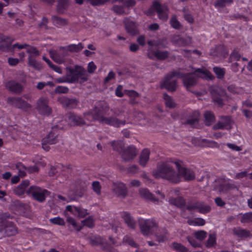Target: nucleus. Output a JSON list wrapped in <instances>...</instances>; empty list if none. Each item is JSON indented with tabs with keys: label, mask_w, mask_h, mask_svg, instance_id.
Segmentation results:
<instances>
[{
	"label": "nucleus",
	"mask_w": 252,
	"mask_h": 252,
	"mask_svg": "<svg viewBox=\"0 0 252 252\" xmlns=\"http://www.w3.org/2000/svg\"><path fill=\"white\" fill-rule=\"evenodd\" d=\"M194 75L206 80H213L215 78L211 72L204 67L194 68L191 73H187L182 76L184 85L187 90H189L191 87L196 86L197 84V78Z\"/></svg>",
	"instance_id": "f257e3e1"
},
{
	"label": "nucleus",
	"mask_w": 252,
	"mask_h": 252,
	"mask_svg": "<svg viewBox=\"0 0 252 252\" xmlns=\"http://www.w3.org/2000/svg\"><path fill=\"white\" fill-rule=\"evenodd\" d=\"M173 161H161L158 163L157 169L153 171V175L157 178L171 180L173 177Z\"/></svg>",
	"instance_id": "f03ea898"
},
{
	"label": "nucleus",
	"mask_w": 252,
	"mask_h": 252,
	"mask_svg": "<svg viewBox=\"0 0 252 252\" xmlns=\"http://www.w3.org/2000/svg\"><path fill=\"white\" fill-rule=\"evenodd\" d=\"M178 173L174 174V184L178 183L182 181V178L187 181H192L195 179V176L194 172L185 167L183 162L177 160L174 161Z\"/></svg>",
	"instance_id": "7ed1b4c3"
},
{
	"label": "nucleus",
	"mask_w": 252,
	"mask_h": 252,
	"mask_svg": "<svg viewBox=\"0 0 252 252\" xmlns=\"http://www.w3.org/2000/svg\"><path fill=\"white\" fill-rule=\"evenodd\" d=\"M108 110V106L105 102H100L95 106L92 111L84 113L83 116L89 121H97L101 123L105 118L104 115Z\"/></svg>",
	"instance_id": "20e7f679"
},
{
	"label": "nucleus",
	"mask_w": 252,
	"mask_h": 252,
	"mask_svg": "<svg viewBox=\"0 0 252 252\" xmlns=\"http://www.w3.org/2000/svg\"><path fill=\"white\" fill-rule=\"evenodd\" d=\"M67 70L68 83L78 82L82 83L88 80L86 70L80 66L76 65L74 68H67Z\"/></svg>",
	"instance_id": "39448f33"
},
{
	"label": "nucleus",
	"mask_w": 252,
	"mask_h": 252,
	"mask_svg": "<svg viewBox=\"0 0 252 252\" xmlns=\"http://www.w3.org/2000/svg\"><path fill=\"white\" fill-rule=\"evenodd\" d=\"M138 224L141 233L144 235H149L158 228V222L154 219L138 220Z\"/></svg>",
	"instance_id": "423d86ee"
},
{
	"label": "nucleus",
	"mask_w": 252,
	"mask_h": 252,
	"mask_svg": "<svg viewBox=\"0 0 252 252\" xmlns=\"http://www.w3.org/2000/svg\"><path fill=\"white\" fill-rule=\"evenodd\" d=\"M28 193L31 194L33 198L39 202H44L50 194V192L47 189L37 186H31L28 189Z\"/></svg>",
	"instance_id": "0eeeda50"
},
{
	"label": "nucleus",
	"mask_w": 252,
	"mask_h": 252,
	"mask_svg": "<svg viewBox=\"0 0 252 252\" xmlns=\"http://www.w3.org/2000/svg\"><path fill=\"white\" fill-rule=\"evenodd\" d=\"M7 102L9 105L16 108L26 110L32 107L31 104L21 97H11L7 99Z\"/></svg>",
	"instance_id": "6e6552de"
},
{
	"label": "nucleus",
	"mask_w": 252,
	"mask_h": 252,
	"mask_svg": "<svg viewBox=\"0 0 252 252\" xmlns=\"http://www.w3.org/2000/svg\"><path fill=\"white\" fill-rule=\"evenodd\" d=\"M66 119L68 121L70 125L75 126H83L84 125L89 126L87 124L86 121H88L84 116L82 118L81 116L76 115L73 113H70L66 115Z\"/></svg>",
	"instance_id": "1a4fd4ad"
},
{
	"label": "nucleus",
	"mask_w": 252,
	"mask_h": 252,
	"mask_svg": "<svg viewBox=\"0 0 252 252\" xmlns=\"http://www.w3.org/2000/svg\"><path fill=\"white\" fill-rule=\"evenodd\" d=\"M49 54L55 62L61 64L64 62V58L67 55V52L65 47H61L58 50L50 51Z\"/></svg>",
	"instance_id": "9d476101"
},
{
	"label": "nucleus",
	"mask_w": 252,
	"mask_h": 252,
	"mask_svg": "<svg viewBox=\"0 0 252 252\" xmlns=\"http://www.w3.org/2000/svg\"><path fill=\"white\" fill-rule=\"evenodd\" d=\"M214 189L220 192L225 193L230 189H237V188L234 183H226L221 179L215 181Z\"/></svg>",
	"instance_id": "9b49d317"
},
{
	"label": "nucleus",
	"mask_w": 252,
	"mask_h": 252,
	"mask_svg": "<svg viewBox=\"0 0 252 252\" xmlns=\"http://www.w3.org/2000/svg\"><path fill=\"white\" fill-rule=\"evenodd\" d=\"M138 151L135 146L130 145L124 149L121 153V157L125 161H131L137 155Z\"/></svg>",
	"instance_id": "f8f14e48"
},
{
	"label": "nucleus",
	"mask_w": 252,
	"mask_h": 252,
	"mask_svg": "<svg viewBox=\"0 0 252 252\" xmlns=\"http://www.w3.org/2000/svg\"><path fill=\"white\" fill-rule=\"evenodd\" d=\"M48 99L46 97H41L37 101V108L39 113L44 115H49L52 112L48 106Z\"/></svg>",
	"instance_id": "ddd939ff"
},
{
	"label": "nucleus",
	"mask_w": 252,
	"mask_h": 252,
	"mask_svg": "<svg viewBox=\"0 0 252 252\" xmlns=\"http://www.w3.org/2000/svg\"><path fill=\"white\" fill-rule=\"evenodd\" d=\"M220 120L213 126L214 130L219 129H231L233 121L230 117L228 116H221L220 117Z\"/></svg>",
	"instance_id": "4468645a"
},
{
	"label": "nucleus",
	"mask_w": 252,
	"mask_h": 252,
	"mask_svg": "<svg viewBox=\"0 0 252 252\" xmlns=\"http://www.w3.org/2000/svg\"><path fill=\"white\" fill-rule=\"evenodd\" d=\"M90 243L92 246H101V247L105 251L114 252L113 248L100 237L96 236L91 238Z\"/></svg>",
	"instance_id": "2eb2a0df"
},
{
	"label": "nucleus",
	"mask_w": 252,
	"mask_h": 252,
	"mask_svg": "<svg viewBox=\"0 0 252 252\" xmlns=\"http://www.w3.org/2000/svg\"><path fill=\"white\" fill-rule=\"evenodd\" d=\"M59 126H53L49 133L44 138V142L49 144H54L59 141Z\"/></svg>",
	"instance_id": "dca6fc26"
},
{
	"label": "nucleus",
	"mask_w": 252,
	"mask_h": 252,
	"mask_svg": "<svg viewBox=\"0 0 252 252\" xmlns=\"http://www.w3.org/2000/svg\"><path fill=\"white\" fill-rule=\"evenodd\" d=\"M66 210L71 212L74 216L78 218H84L89 215L88 210L81 206L67 205Z\"/></svg>",
	"instance_id": "f3484780"
},
{
	"label": "nucleus",
	"mask_w": 252,
	"mask_h": 252,
	"mask_svg": "<svg viewBox=\"0 0 252 252\" xmlns=\"http://www.w3.org/2000/svg\"><path fill=\"white\" fill-rule=\"evenodd\" d=\"M0 231L7 236L14 235L17 233V229L11 222H3L0 225Z\"/></svg>",
	"instance_id": "a211bd4d"
},
{
	"label": "nucleus",
	"mask_w": 252,
	"mask_h": 252,
	"mask_svg": "<svg viewBox=\"0 0 252 252\" xmlns=\"http://www.w3.org/2000/svg\"><path fill=\"white\" fill-rule=\"evenodd\" d=\"M112 190L119 197L125 198L127 194L126 187L122 183H114Z\"/></svg>",
	"instance_id": "6ab92c4d"
},
{
	"label": "nucleus",
	"mask_w": 252,
	"mask_h": 252,
	"mask_svg": "<svg viewBox=\"0 0 252 252\" xmlns=\"http://www.w3.org/2000/svg\"><path fill=\"white\" fill-rule=\"evenodd\" d=\"M161 89H165L170 92L173 91V72L165 76L160 82Z\"/></svg>",
	"instance_id": "aec40b11"
},
{
	"label": "nucleus",
	"mask_w": 252,
	"mask_h": 252,
	"mask_svg": "<svg viewBox=\"0 0 252 252\" xmlns=\"http://www.w3.org/2000/svg\"><path fill=\"white\" fill-rule=\"evenodd\" d=\"M154 8L157 11L158 17L163 19L166 20L168 17L167 8L166 6L161 5L158 1L153 2Z\"/></svg>",
	"instance_id": "412c9836"
},
{
	"label": "nucleus",
	"mask_w": 252,
	"mask_h": 252,
	"mask_svg": "<svg viewBox=\"0 0 252 252\" xmlns=\"http://www.w3.org/2000/svg\"><path fill=\"white\" fill-rule=\"evenodd\" d=\"M101 123L115 127H119L124 125L126 124V121L120 120L115 117H105Z\"/></svg>",
	"instance_id": "4be33fe9"
},
{
	"label": "nucleus",
	"mask_w": 252,
	"mask_h": 252,
	"mask_svg": "<svg viewBox=\"0 0 252 252\" xmlns=\"http://www.w3.org/2000/svg\"><path fill=\"white\" fill-rule=\"evenodd\" d=\"M6 88L13 93L19 94L23 90L22 86L14 81H9L5 84Z\"/></svg>",
	"instance_id": "5701e85b"
},
{
	"label": "nucleus",
	"mask_w": 252,
	"mask_h": 252,
	"mask_svg": "<svg viewBox=\"0 0 252 252\" xmlns=\"http://www.w3.org/2000/svg\"><path fill=\"white\" fill-rule=\"evenodd\" d=\"M216 92H218L219 95H226V93L223 89H222L220 88L214 90L212 92L213 101L216 103L219 106H222L223 105L222 99L215 94Z\"/></svg>",
	"instance_id": "b1692460"
},
{
	"label": "nucleus",
	"mask_w": 252,
	"mask_h": 252,
	"mask_svg": "<svg viewBox=\"0 0 252 252\" xmlns=\"http://www.w3.org/2000/svg\"><path fill=\"white\" fill-rule=\"evenodd\" d=\"M60 102L64 107L72 108L75 107L78 103L77 99L75 98H69L66 97H63L59 99Z\"/></svg>",
	"instance_id": "393cba45"
},
{
	"label": "nucleus",
	"mask_w": 252,
	"mask_h": 252,
	"mask_svg": "<svg viewBox=\"0 0 252 252\" xmlns=\"http://www.w3.org/2000/svg\"><path fill=\"white\" fill-rule=\"evenodd\" d=\"M125 23L126 29L129 34L133 35L138 33L137 25L135 23L126 20Z\"/></svg>",
	"instance_id": "a878e982"
},
{
	"label": "nucleus",
	"mask_w": 252,
	"mask_h": 252,
	"mask_svg": "<svg viewBox=\"0 0 252 252\" xmlns=\"http://www.w3.org/2000/svg\"><path fill=\"white\" fill-rule=\"evenodd\" d=\"M139 193L140 196L145 199L151 201L153 202L158 201V199L154 197L153 194L147 189H140L139 190Z\"/></svg>",
	"instance_id": "bb28decb"
},
{
	"label": "nucleus",
	"mask_w": 252,
	"mask_h": 252,
	"mask_svg": "<svg viewBox=\"0 0 252 252\" xmlns=\"http://www.w3.org/2000/svg\"><path fill=\"white\" fill-rule=\"evenodd\" d=\"M150 152L147 149H144L140 154L139 159V164L143 166H146L149 160Z\"/></svg>",
	"instance_id": "cd10ccee"
},
{
	"label": "nucleus",
	"mask_w": 252,
	"mask_h": 252,
	"mask_svg": "<svg viewBox=\"0 0 252 252\" xmlns=\"http://www.w3.org/2000/svg\"><path fill=\"white\" fill-rule=\"evenodd\" d=\"M51 20L53 25L57 27H63L68 24V21L66 19L56 15L52 16Z\"/></svg>",
	"instance_id": "c85d7f7f"
},
{
	"label": "nucleus",
	"mask_w": 252,
	"mask_h": 252,
	"mask_svg": "<svg viewBox=\"0 0 252 252\" xmlns=\"http://www.w3.org/2000/svg\"><path fill=\"white\" fill-rule=\"evenodd\" d=\"M191 42V38L189 37H184L180 35H174V44L179 46H186Z\"/></svg>",
	"instance_id": "c756f323"
},
{
	"label": "nucleus",
	"mask_w": 252,
	"mask_h": 252,
	"mask_svg": "<svg viewBox=\"0 0 252 252\" xmlns=\"http://www.w3.org/2000/svg\"><path fill=\"white\" fill-rule=\"evenodd\" d=\"M123 218L128 227L133 229L135 228L136 222L129 214L125 212L123 215Z\"/></svg>",
	"instance_id": "7c9ffc66"
},
{
	"label": "nucleus",
	"mask_w": 252,
	"mask_h": 252,
	"mask_svg": "<svg viewBox=\"0 0 252 252\" xmlns=\"http://www.w3.org/2000/svg\"><path fill=\"white\" fill-rule=\"evenodd\" d=\"M29 185V181L28 180H25L23 181L17 187L14 189V192L19 196L21 195L24 193L26 188H27Z\"/></svg>",
	"instance_id": "2f4dec72"
},
{
	"label": "nucleus",
	"mask_w": 252,
	"mask_h": 252,
	"mask_svg": "<svg viewBox=\"0 0 252 252\" xmlns=\"http://www.w3.org/2000/svg\"><path fill=\"white\" fill-rule=\"evenodd\" d=\"M233 232L235 235L241 238H247L250 235V232L249 230L240 227L234 228Z\"/></svg>",
	"instance_id": "473e14b6"
},
{
	"label": "nucleus",
	"mask_w": 252,
	"mask_h": 252,
	"mask_svg": "<svg viewBox=\"0 0 252 252\" xmlns=\"http://www.w3.org/2000/svg\"><path fill=\"white\" fill-rule=\"evenodd\" d=\"M199 119V115L197 112L195 113L194 117L188 118L186 122L185 123V125H189L192 127H195L198 124Z\"/></svg>",
	"instance_id": "72a5a7b5"
},
{
	"label": "nucleus",
	"mask_w": 252,
	"mask_h": 252,
	"mask_svg": "<svg viewBox=\"0 0 252 252\" xmlns=\"http://www.w3.org/2000/svg\"><path fill=\"white\" fill-rule=\"evenodd\" d=\"M185 200L179 195V190H174V205L181 207L185 205Z\"/></svg>",
	"instance_id": "f704fd0d"
},
{
	"label": "nucleus",
	"mask_w": 252,
	"mask_h": 252,
	"mask_svg": "<svg viewBox=\"0 0 252 252\" xmlns=\"http://www.w3.org/2000/svg\"><path fill=\"white\" fill-rule=\"evenodd\" d=\"M204 123L207 126H209L215 121V117L213 113L211 111H206L204 114Z\"/></svg>",
	"instance_id": "c9c22d12"
},
{
	"label": "nucleus",
	"mask_w": 252,
	"mask_h": 252,
	"mask_svg": "<svg viewBox=\"0 0 252 252\" xmlns=\"http://www.w3.org/2000/svg\"><path fill=\"white\" fill-rule=\"evenodd\" d=\"M214 72L217 76L218 79L223 80L225 74V69L219 66H215L213 68Z\"/></svg>",
	"instance_id": "e433bc0d"
},
{
	"label": "nucleus",
	"mask_w": 252,
	"mask_h": 252,
	"mask_svg": "<svg viewBox=\"0 0 252 252\" xmlns=\"http://www.w3.org/2000/svg\"><path fill=\"white\" fill-rule=\"evenodd\" d=\"M211 208L203 201H198V208L197 211L202 214H207L211 211Z\"/></svg>",
	"instance_id": "4c0bfd02"
},
{
	"label": "nucleus",
	"mask_w": 252,
	"mask_h": 252,
	"mask_svg": "<svg viewBox=\"0 0 252 252\" xmlns=\"http://www.w3.org/2000/svg\"><path fill=\"white\" fill-rule=\"evenodd\" d=\"M84 48V46L82 43L78 44H70L66 47V51L71 52H79Z\"/></svg>",
	"instance_id": "58836bf2"
},
{
	"label": "nucleus",
	"mask_w": 252,
	"mask_h": 252,
	"mask_svg": "<svg viewBox=\"0 0 252 252\" xmlns=\"http://www.w3.org/2000/svg\"><path fill=\"white\" fill-rule=\"evenodd\" d=\"M156 236L157 240L159 243H161L165 242L168 239L169 235L166 230L163 229L161 233H157Z\"/></svg>",
	"instance_id": "ea45409f"
},
{
	"label": "nucleus",
	"mask_w": 252,
	"mask_h": 252,
	"mask_svg": "<svg viewBox=\"0 0 252 252\" xmlns=\"http://www.w3.org/2000/svg\"><path fill=\"white\" fill-rule=\"evenodd\" d=\"M233 0H217L214 5L217 8H223L227 5L232 3Z\"/></svg>",
	"instance_id": "a19ab883"
},
{
	"label": "nucleus",
	"mask_w": 252,
	"mask_h": 252,
	"mask_svg": "<svg viewBox=\"0 0 252 252\" xmlns=\"http://www.w3.org/2000/svg\"><path fill=\"white\" fill-rule=\"evenodd\" d=\"M188 223L190 225L203 226L205 224V220L200 218H195L194 220H189L187 221Z\"/></svg>",
	"instance_id": "79ce46f5"
},
{
	"label": "nucleus",
	"mask_w": 252,
	"mask_h": 252,
	"mask_svg": "<svg viewBox=\"0 0 252 252\" xmlns=\"http://www.w3.org/2000/svg\"><path fill=\"white\" fill-rule=\"evenodd\" d=\"M111 144L114 150L122 153L124 149V144L121 141H114L111 142Z\"/></svg>",
	"instance_id": "37998d69"
},
{
	"label": "nucleus",
	"mask_w": 252,
	"mask_h": 252,
	"mask_svg": "<svg viewBox=\"0 0 252 252\" xmlns=\"http://www.w3.org/2000/svg\"><path fill=\"white\" fill-rule=\"evenodd\" d=\"M240 221L243 223L252 222V212L246 213L243 214L241 218Z\"/></svg>",
	"instance_id": "c03bdc74"
},
{
	"label": "nucleus",
	"mask_w": 252,
	"mask_h": 252,
	"mask_svg": "<svg viewBox=\"0 0 252 252\" xmlns=\"http://www.w3.org/2000/svg\"><path fill=\"white\" fill-rule=\"evenodd\" d=\"M68 0H59L57 5L59 13H62L63 9L66 8Z\"/></svg>",
	"instance_id": "a18cd8bd"
},
{
	"label": "nucleus",
	"mask_w": 252,
	"mask_h": 252,
	"mask_svg": "<svg viewBox=\"0 0 252 252\" xmlns=\"http://www.w3.org/2000/svg\"><path fill=\"white\" fill-rule=\"evenodd\" d=\"M67 222L72 225L73 228L77 231H79L81 229L82 227L77 225L75 219L71 217H68L66 219Z\"/></svg>",
	"instance_id": "49530a36"
},
{
	"label": "nucleus",
	"mask_w": 252,
	"mask_h": 252,
	"mask_svg": "<svg viewBox=\"0 0 252 252\" xmlns=\"http://www.w3.org/2000/svg\"><path fill=\"white\" fill-rule=\"evenodd\" d=\"M163 96L166 106L169 109H172L173 108V102L172 97L166 94H164Z\"/></svg>",
	"instance_id": "de8ad7c7"
},
{
	"label": "nucleus",
	"mask_w": 252,
	"mask_h": 252,
	"mask_svg": "<svg viewBox=\"0 0 252 252\" xmlns=\"http://www.w3.org/2000/svg\"><path fill=\"white\" fill-rule=\"evenodd\" d=\"M126 92L127 94L130 98V102L132 104L136 103L137 101L135 100V99L138 97V94L133 90L128 91Z\"/></svg>",
	"instance_id": "09e8293b"
},
{
	"label": "nucleus",
	"mask_w": 252,
	"mask_h": 252,
	"mask_svg": "<svg viewBox=\"0 0 252 252\" xmlns=\"http://www.w3.org/2000/svg\"><path fill=\"white\" fill-rule=\"evenodd\" d=\"M82 223L84 225L89 228H93L94 225V221L92 217H89L86 219L82 221Z\"/></svg>",
	"instance_id": "8fccbe9b"
},
{
	"label": "nucleus",
	"mask_w": 252,
	"mask_h": 252,
	"mask_svg": "<svg viewBox=\"0 0 252 252\" xmlns=\"http://www.w3.org/2000/svg\"><path fill=\"white\" fill-rule=\"evenodd\" d=\"M155 57L159 60H163L166 58L169 55L167 51H157L154 53Z\"/></svg>",
	"instance_id": "3c124183"
},
{
	"label": "nucleus",
	"mask_w": 252,
	"mask_h": 252,
	"mask_svg": "<svg viewBox=\"0 0 252 252\" xmlns=\"http://www.w3.org/2000/svg\"><path fill=\"white\" fill-rule=\"evenodd\" d=\"M92 189L94 191L97 195H100L101 193V187L100 183L98 181H94L92 183Z\"/></svg>",
	"instance_id": "603ef678"
},
{
	"label": "nucleus",
	"mask_w": 252,
	"mask_h": 252,
	"mask_svg": "<svg viewBox=\"0 0 252 252\" xmlns=\"http://www.w3.org/2000/svg\"><path fill=\"white\" fill-rule=\"evenodd\" d=\"M194 234L195 238L200 241L204 240L207 236V232L204 230L196 231Z\"/></svg>",
	"instance_id": "864d4df0"
},
{
	"label": "nucleus",
	"mask_w": 252,
	"mask_h": 252,
	"mask_svg": "<svg viewBox=\"0 0 252 252\" xmlns=\"http://www.w3.org/2000/svg\"><path fill=\"white\" fill-rule=\"evenodd\" d=\"M216 237L215 234H210L209 238L206 243L207 247H211L216 243Z\"/></svg>",
	"instance_id": "5fc2aeb1"
},
{
	"label": "nucleus",
	"mask_w": 252,
	"mask_h": 252,
	"mask_svg": "<svg viewBox=\"0 0 252 252\" xmlns=\"http://www.w3.org/2000/svg\"><path fill=\"white\" fill-rule=\"evenodd\" d=\"M29 63L30 65L33 66L35 68L39 69L41 68L40 64L38 63L32 56L29 58Z\"/></svg>",
	"instance_id": "6e6d98bb"
},
{
	"label": "nucleus",
	"mask_w": 252,
	"mask_h": 252,
	"mask_svg": "<svg viewBox=\"0 0 252 252\" xmlns=\"http://www.w3.org/2000/svg\"><path fill=\"white\" fill-rule=\"evenodd\" d=\"M50 221L52 223L59 225H64L65 224L63 219L59 217L50 219Z\"/></svg>",
	"instance_id": "4d7b16f0"
},
{
	"label": "nucleus",
	"mask_w": 252,
	"mask_h": 252,
	"mask_svg": "<svg viewBox=\"0 0 252 252\" xmlns=\"http://www.w3.org/2000/svg\"><path fill=\"white\" fill-rule=\"evenodd\" d=\"M69 91L67 87L59 86L55 89V93L56 94H67Z\"/></svg>",
	"instance_id": "13d9d810"
},
{
	"label": "nucleus",
	"mask_w": 252,
	"mask_h": 252,
	"mask_svg": "<svg viewBox=\"0 0 252 252\" xmlns=\"http://www.w3.org/2000/svg\"><path fill=\"white\" fill-rule=\"evenodd\" d=\"M241 55L237 51L234 50L230 54L229 60L230 62H233L234 61H239Z\"/></svg>",
	"instance_id": "bf43d9fd"
},
{
	"label": "nucleus",
	"mask_w": 252,
	"mask_h": 252,
	"mask_svg": "<svg viewBox=\"0 0 252 252\" xmlns=\"http://www.w3.org/2000/svg\"><path fill=\"white\" fill-rule=\"evenodd\" d=\"M48 23V20L47 18L44 17L42 19L41 22L39 24L38 27L41 29H44L45 30H48V27L47 24Z\"/></svg>",
	"instance_id": "052dcab7"
},
{
	"label": "nucleus",
	"mask_w": 252,
	"mask_h": 252,
	"mask_svg": "<svg viewBox=\"0 0 252 252\" xmlns=\"http://www.w3.org/2000/svg\"><path fill=\"white\" fill-rule=\"evenodd\" d=\"M174 249L179 252H187V249L180 244L174 243Z\"/></svg>",
	"instance_id": "680f3d73"
},
{
	"label": "nucleus",
	"mask_w": 252,
	"mask_h": 252,
	"mask_svg": "<svg viewBox=\"0 0 252 252\" xmlns=\"http://www.w3.org/2000/svg\"><path fill=\"white\" fill-rule=\"evenodd\" d=\"M16 168L19 170V175L21 177H24L25 175V172L22 170L23 169H25V167L21 163H17L16 164Z\"/></svg>",
	"instance_id": "e2e57ef3"
},
{
	"label": "nucleus",
	"mask_w": 252,
	"mask_h": 252,
	"mask_svg": "<svg viewBox=\"0 0 252 252\" xmlns=\"http://www.w3.org/2000/svg\"><path fill=\"white\" fill-rule=\"evenodd\" d=\"M123 240L125 242L128 244L132 247H136L137 246L136 244L134 242L132 239L128 236H125Z\"/></svg>",
	"instance_id": "0e129e2a"
},
{
	"label": "nucleus",
	"mask_w": 252,
	"mask_h": 252,
	"mask_svg": "<svg viewBox=\"0 0 252 252\" xmlns=\"http://www.w3.org/2000/svg\"><path fill=\"white\" fill-rule=\"evenodd\" d=\"M198 201L193 202L189 204L187 209L189 210L192 211L195 210H198Z\"/></svg>",
	"instance_id": "69168bd1"
},
{
	"label": "nucleus",
	"mask_w": 252,
	"mask_h": 252,
	"mask_svg": "<svg viewBox=\"0 0 252 252\" xmlns=\"http://www.w3.org/2000/svg\"><path fill=\"white\" fill-rule=\"evenodd\" d=\"M227 90L232 94H237L239 92V89L235 85H231L227 87Z\"/></svg>",
	"instance_id": "338daca9"
},
{
	"label": "nucleus",
	"mask_w": 252,
	"mask_h": 252,
	"mask_svg": "<svg viewBox=\"0 0 252 252\" xmlns=\"http://www.w3.org/2000/svg\"><path fill=\"white\" fill-rule=\"evenodd\" d=\"M138 170L139 168L138 166L136 165H132L127 168V172L132 174L137 173Z\"/></svg>",
	"instance_id": "774afa93"
}]
</instances>
